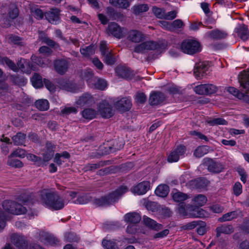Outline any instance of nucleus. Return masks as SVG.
I'll use <instances>...</instances> for the list:
<instances>
[{
	"instance_id": "nucleus-31",
	"label": "nucleus",
	"mask_w": 249,
	"mask_h": 249,
	"mask_svg": "<svg viewBox=\"0 0 249 249\" xmlns=\"http://www.w3.org/2000/svg\"><path fill=\"white\" fill-rule=\"evenodd\" d=\"M207 201V197L203 195H198L195 196L192 200L193 204L197 207L203 206L206 203Z\"/></svg>"
},
{
	"instance_id": "nucleus-18",
	"label": "nucleus",
	"mask_w": 249,
	"mask_h": 249,
	"mask_svg": "<svg viewBox=\"0 0 249 249\" xmlns=\"http://www.w3.org/2000/svg\"><path fill=\"white\" fill-rule=\"evenodd\" d=\"M142 222L146 227L155 231H158L162 228V226L161 224L145 215L143 217Z\"/></svg>"
},
{
	"instance_id": "nucleus-47",
	"label": "nucleus",
	"mask_w": 249,
	"mask_h": 249,
	"mask_svg": "<svg viewBox=\"0 0 249 249\" xmlns=\"http://www.w3.org/2000/svg\"><path fill=\"white\" fill-rule=\"evenodd\" d=\"M207 122L212 126L215 125H226L227 124V122L225 120L220 118L211 119L208 120Z\"/></svg>"
},
{
	"instance_id": "nucleus-35",
	"label": "nucleus",
	"mask_w": 249,
	"mask_h": 249,
	"mask_svg": "<svg viewBox=\"0 0 249 249\" xmlns=\"http://www.w3.org/2000/svg\"><path fill=\"white\" fill-rule=\"evenodd\" d=\"M36 107L39 110L45 111L49 108V103L47 100L39 99L35 103Z\"/></svg>"
},
{
	"instance_id": "nucleus-38",
	"label": "nucleus",
	"mask_w": 249,
	"mask_h": 249,
	"mask_svg": "<svg viewBox=\"0 0 249 249\" xmlns=\"http://www.w3.org/2000/svg\"><path fill=\"white\" fill-rule=\"evenodd\" d=\"M172 197L176 202H182L187 199L188 198V196L186 194L175 191L173 192Z\"/></svg>"
},
{
	"instance_id": "nucleus-55",
	"label": "nucleus",
	"mask_w": 249,
	"mask_h": 249,
	"mask_svg": "<svg viewBox=\"0 0 249 249\" xmlns=\"http://www.w3.org/2000/svg\"><path fill=\"white\" fill-rule=\"evenodd\" d=\"M104 57L105 61L108 65H112L116 61L115 56L111 53H107L106 55H104Z\"/></svg>"
},
{
	"instance_id": "nucleus-40",
	"label": "nucleus",
	"mask_w": 249,
	"mask_h": 249,
	"mask_svg": "<svg viewBox=\"0 0 249 249\" xmlns=\"http://www.w3.org/2000/svg\"><path fill=\"white\" fill-rule=\"evenodd\" d=\"M237 30L238 35L240 38L244 41L247 40L248 38L247 35L248 27L245 25H242L237 28Z\"/></svg>"
},
{
	"instance_id": "nucleus-29",
	"label": "nucleus",
	"mask_w": 249,
	"mask_h": 249,
	"mask_svg": "<svg viewBox=\"0 0 249 249\" xmlns=\"http://www.w3.org/2000/svg\"><path fill=\"white\" fill-rule=\"evenodd\" d=\"M39 39L42 40L43 42L51 47H58V45L57 43H56L53 40L48 37L46 34L43 32H40L39 33Z\"/></svg>"
},
{
	"instance_id": "nucleus-63",
	"label": "nucleus",
	"mask_w": 249,
	"mask_h": 249,
	"mask_svg": "<svg viewBox=\"0 0 249 249\" xmlns=\"http://www.w3.org/2000/svg\"><path fill=\"white\" fill-rule=\"evenodd\" d=\"M90 200V197L88 195H83L78 198V201L80 204H84L88 203Z\"/></svg>"
},
{
	"instance_id": "nucleus-20",
	"label": "nucleus",
	"mask_w": 249,
	"mask_h": 249,
	"mask_svg": "<svg viewBox=\"0 0 249 249\" xmlns=\"http://www.w3.org/2000/svg\"><path fill=\"white\" fill-rule=\"evenodd\" d=\"M117 75L124 79H131L133 74L130 70L124 66H119L116 68Z\"/></svg>"
},
{
	"instance_id": "nucleus-23",
	"label": "nucleus",
	"mask_w": 249,
	"mask_h": 249,
	"mask_svg": "<svg viewBox=\"0 0 249 249\" xmlns=\"http://www.w3.org/2000/svg\"><path fill=\"white\" fill-rule=\"evenodd\" d=\"M54 67L58 73L63 74L67 71L68 65L65 60H57L54 62Z\"/></svg>"
},
{
	"instance_id": "nucleus-27",
	"label": "nucleus",
	"mask_w": 249,
	"mask_h": 249,
	"mask_svg": "<svg viewBox=\"0 0 249 249\" xmlns=\"http://www.w3.org/2000/svg\"><path fill=\"white\" fill-rule=\"evenodd\" d=\"M169 192V188L168 185L162 184L159 185L155 190L156 195L160 197H165L167 196Z\"/></svg>"
},
{
	"instance_id": "nucleus-4",
	"label": "nucleus",
	"mask_w": 249,
	"mask_h": 249,
	"mask_svg": "<svg viewBox=\"0 0 249 249\" xmlns=\"http://www.w3.org/2000/svg\"><path fill=\"white\" fill-rule=\"evenodd\" d=\"M0 64L6 65L14 71H17L18 69L27 73H30L34 70L27 61L24 59H20L17 63V66L15 63L7 57H0Z\"/></svg>"
},
{
	"instance_id": "nucleus-46",
	"label": "nucleus",
	"mask_w": 249,
	"mask_h": 249,
	"mask_svg": "<svg viewBox=\"0 0 249 249\" xmlns=\"http://www.w3.org/2000/svg\"><path fill=\"white\" fill-rule=\"evenodd\" d=\"M189 215L192 217H202L205 216V211L199 208H196L189 212Z\"/></svg>"
},
{
	"instance_id": "nucleus-19",
	"label": "nucleus",
	"mask_w": 249,
	"mask_h": 249,
	"mask_svg": "<svg viewBox=\"0 0 249 249\" xmlns=\"http://www.w3.org/2000/svg\"><path fill=\"white\" fill-rule=\"evenodd\" d=\"M115 106L121 111H126L131 108V103L129 99L122 98L115 103Z\"/></svg>"
},
{
	"instance_id": "nucleus-53",
	"label": "nucleus",
	"mask_w": 249,
	"mask_h": 249,
	"mask_svg": "<svg viewBox=\"0 0 249 249\" xmlns=\"http://www.w3.org/2000/svg\"><path fill=\"white\" fill-rule=\"evenodd\" d=\"M178 13V11L177 10L164 13L163 18L167 20H172L177 17Z\"/></svg>"
},
{
	"instance_id": "nucleus-6",
	"label": "nucleus",
	"mask_w": 249,
	"mask_h": 249,
	"mask_svg": "<svg viewBox=\"0 0 249 249\" xmlns=\"http://www.w3.org/2000/svg\"><path fill=\"white\" fill-rule=\"evenodd\" d=\"M180 49L183 53L191 55L200 52L201 50L200 43L193 39L183 40L181 42Z\"/></svg>"
},
{
	"instance_id": "nucleus-10",
	"label": "nucleus",
	"mask_w": 249,
	"mask_h": 249,
	"mask_svg": "<svg viewBox=\"0 0 249 249\" xmlns=\"http://www.w3.org/2000/svg\"><path fill=\"white\" fill-rule=\"evenodd\" d=\"M209 66L206 62L198 63L196 65L194 68V75L196 78L201 79L207 74Z\"/></svg>"
},
{
	"instance_id": "nucleus-56",
	"label": "nucleus",
	"mask_w": 249,
	"mask_h": 249,
	"mask_svg": "<svg viewBox=\"0 0 249 249\" xmlns=\"http://www.w3.org/2000/svg\"><path fill=\"white\" fill-rule=\"evenodd\" d=\"M216 87L213 84H206V95L214 93L217 91Z\"/></svg>"
},
{
	"instance_id": "nucleus-33",
	"label": "nucleus",
	"mask_w": 249,
	"mask_h": 249,
	"mask_svg": "<svg viewBox=\"0 0 249 249\" xmlns=\"http://www.w3.org/2000/svg\"><path fill=\"white\" fill-rule=\"evenodd\" d=\"M240 82L241 86L245 89V91L249 92V70L244 72Z\"/></svg>"
},
{
	"instance_id": "nucleus-37",
	"label": "nucleus",
	"mask_w": 249,
	"mask_h": 249,
	"mask_svg": "<svg viewBox=\"0 0 249 249\" xmlns=\"http://www.w3.org/2000/svg\"><path fill=\"white\" fill-rule=\"evenodd\" d=\"M209 148L207 146H199L195 150L194 155L196 158H200L208 153Z\"/></svg>"
},
{
	"instance_id": "nucleus-60",
	"label": "nucleus",
	"mask_w": 249,
	"mask_h": 249,
	"mask_svg": "<svg viewBox=\"0 0 249 249\" xmlns=\"http://www.w3.org/2000/svg\"><path fill=\"white\" fill-rule=\"evenodd\" d=\"M11 155L15 157H18L20 158H23L26 155L25 151L23 149H19V148H18L17 150H16L15 151H14L11 154Z\"/></svg>"
},
{
	"instance_id": "nucleus-39",
	"label": "nucleus",
	"mask_w": 249,
	"mask_h": 249,
	"mask_svg": "<svg viewBox=\"0 0 249 249\" xmlns=\"http://www.w3.org/2000/svg\"><path fill=\"white\" fill-rule=\"evenodd\" d=\"M95 48L96 47L94 45H90L89 46L81 48L80 49V52L84 56L88 57L94 53Z\"/></svg>"
},
{
	"instance_id": "nucleus-14",
	"label": "nucleus",
	"mask_w": 249,
	"mask_h": 249,
	"mask_svg": "<svg viewBox=\"0 0 249 249\" xmlns=\"http://www.w3.org/2000/svg\"><path fill=\"white\" fill-rule=\"evenodd\" d=\"M59 13L60 10L58 9L53 8L50 11L46 12L45 16L49 22L56 24L60 20Z\"/></svg>"
},
{
	"instance_id": "nucleus-9",
	"label": "nucleus",
	"mask_w": 249,
	"mask_h": 249,
	"mask_svg": "<svg viewBox=\"0 0 249 249\" xmlns=\"http://www.w3.org/2000/svg\"><path fill=\"white\" fill-rule=\"evenodd\" d=\"M186 151V147L183 145H179L174 148L169 154L167 161L169 162H177L180 158L184 157Z\"/></svg>"
},
{
	"instance_id": "nucleus-28",
	"label": "nucleus",
	"mask_w": 249,
	"mask_h": 249,
	"mask_svg": "<svg viewBox=\"0 0 249 249\" xmlns=\"http://www.w3.org/2000/svg\"><path fill=\"white\" fill-rule=\"evenodd\" d=\"M97 110L91 108H86L81 112L82 117L87 120H92L96 117Z\"/></svg>"
},
{
	"instance_id": "nucleus-50",
	"label": "nucleus",
	"mask_w": 249,
	"mask_h": 249,
	"mask_svg": "<svg viewBox=\"0 0 249 249\" xmlns=\"http://www.w3.org/2000/svg\"><path fill=\"white\" fill-rule=\"evenodd\" d=\"M183 26L184 23L181 19H176L171 22V31H175L179 29H181Z\"/></svg>"
},
{
	"instance_id": "nucleus-25",
	"label": "nucleus",
	"mask_w": 249,
	"mask_h": 249,
	"mask_svg": "<svg viewBox=\"0 0 249 249\" xmlns=\"http://www.w3.org/2000/svg\"><path fill=\"white\" fill-rule=\"evenodd\" d=\"M216 236L219 237L222 233L231 234L233 231V229L231 226L226 224L218 226L216 229Z\"/></svg>"
},
{
	"instance_id": "nucleus-1",
	"label": "nucleus",
	"mask_w": 249,
	"mask_h": 249,
	"mask_svg": "<svg viewBox=\"0 0 249 249\" xmlns=\"http://www.w3.org/2000/svg\"><path fill=\"white\" fill-rule=\"evenodd\" d=\"M40 201L46 207L53 210L62 209L66 201L53 189H43L40 192Z\"/></svg>"
},
{
	"instance_id": "nucleus-45",
	"label": "nucleus",
	"mask_w": 249,
	"mask_h": 249,
	"mask_svg": "<svg viewBox=\"0 0 249 249\" xmlns=\"http://www.w3.org/2000/svg\"><path fill=\"white\" fill-rule=\"evenodd\" d=\"M62 87L65 90L72 93H76L79 90V88H77L76 85L69 83H66Z\"/></svg>"
},
{
	"instance_id": "nucleus-58",
	"label": "nucleus",
	"mask_w": 249,
	"mask_h": 249,
	"mask_svg": "<svg viewBox=\"0 0 249 249\" xmlns=\"http://www.w3.org/2000/svg\"><path fill=\"white\" fill-rule=\"evenodd\" d=\"M1 141L4 142L1 145V149L2 151L5 154H7L8 152V147L7 144H9L10 139L7 137H4L3 136Z\"/></svg>"
},
{
	"instance_id": "nucleus-61",
	"label": "nucleus",
	"mask_w": 249,
	"mask_h": 249,
	"mask_svg": "<svg viewBox=\"0 0 249 249\" xmlns=\"http://www.w3.org/2000/svg\"><path fill=\"white\" fill-rule=\"evenodd\" d=\"M146 100V97L143 93H138L135 96V100L138 103L143 104Z\"/></svg>"
},
{
	"instance_id": "nucleus-24",
	"label": "nucleus",
	"mask_w": 249,
	"mask_h": 249,
	"mask_svg": "<svg viewBox=\"0 0 249 249\" xmlns=\"http://www.w3.org/2000/svg\"><path fill=\"white\" fill-rule=\"evenodd\" d=\"M124 219L125 222L129 224H136L140 221L141 217L138 213H130L124 215Z\"/></svg>"
},
{
	"instance_id": "nucleus-17",
	"label": "nucleus",
	"mask_w": 249,
	"mask_h": 249,
	"mask_svg": "<svg viewBox=\"0 0 249 249\" xmlns=\"http://www.w3.org/2000/svg\"><path fill=\"white\" fill-rule=\"evenodd\" d=\"M107 33L115 37L120 38L123 36V31L121 28L115 22L110 23L108 26Z\"/></svg>"
},
{
	"instance_id": "nucleus-22",
	"label": "nucleus",
	"mask_w": 249,
	"mask_h": 249,
	"mask_svg": "<svg viewBox=\"0 0 249 249\" xmlns=\"http://www.w3.org/2000/svg\"><path fill=\"white\" fill-rule=\"evenodd\" d=\"M165 96L161 92L152 93L149 98V103L151 105H157L161 103L164 100Z\"/></svg>"
},
{
	"instance_id": "nucleus-49",
	"label": "nucleus",
	"mask_w": 249,
	"mask_h": 249,
	"mask_svg": "<svg viewBox=\"0 0 249 249\" xmlns=\"http://www.w3.org/2000/svg\"><path fill=\"white\" fill-rule=\"evenodd\" d=\"M8 14L10 18L12 19H14L18 16V10L16 5L12 4L10 6Z\"/></svg>"
},
{
	"instance_id": "nucleus-8",
	"label": "nucleus",
	"mask_w": 249,
	"mask_h": 249,
	"mask_svg": "<svg viewBox=\"0 0 249 249\" xmlns=\"http://www.w3.org/2000/svg\"><path fill=\"white\" fill-rule=\"evenodd\" d=\"M160 48V45L156 42L152 40L144 41L137 46L134 48V52L136 53H144L151 50L159 51Z\"/></svg>"
},
{
	"instance_id": "nucleus-54",
	"label": "nucleus",
	"mask_w": 249,
	"mask_h": 249,
	"mask_svg": "<svg viewBox=\"0 0 249 249\" xmlns=\"http://www.w3.org/2000/svg\"><path fill=\"white\" fill-rule=\"evenodd\" d=\"M6 219V213L0 208V230L3 229L5 226Z\"/></svg>"
},
{
	"instance_id": "nucleus-13",
	"label": "nucleus",
	"mask_w": 249,
	"mask_h": 249,
	"mask_svg": "<svg viewBox=\"0 0 249 249\" xmlns=\"http://www.w3.org/2000/svg\"><path fill=\"white\" fill-rule=\"evenodd\" d=\"M150 183L148 181H144L138 183L132 189V192L138 195L145 194L150 189Z\"/></svg>"
},
{
	"instance_id": "nucleus-26",
	"label": "nucleus",
	"mask_w": 249,
	"mask_h": 249,
	"mask_svg": "<svg viewBox=\"0 0 249 249\" xmlns=\"http://www.w3.org/2000/svg\"><path fill=\"white\" fill-rule=\"evenodd\" d=\"M102 245L106 249H120L119 246H122L120 241L107 240H104L102 241Z\"/></svg>"
},
{
	"instance_id": "nucleus-16",
	"label": "nucleus",
	"mask_w": 249,
	"mask_h": 249,
	"mask_svg": "<svg viewBox=\"0 0 249 249\" xmlns=\"http://www.w3.org/2000/svg\"><path fill=\"white\" fill-rule=\"evenodd\" d=\"M208 170L211 172L218 173L225 169V165L222 163L212 160H208Z\"/></svg>"
},
{
	"instance_id": "nucleus-15",
	"label": "nucleus",
	"mask_w": 249,
	"mask_h": 249,
	"mask_svg": "<svg viewBox=\"0 0 249 249\" xmlns=\"http://www.w3.org/2000/svg\"><path fill=\"white\" fill-rule=\"evenodd\" d=\"M94 103V98L89 94L86 93L80 96L76 101V105L80 107L90 106Z\"/></svg>"
},
{
	"instance_id": "nucleus-44",
	"label": "nucleus",
	"mask_w": 249,
	"mask_h": 249,
	"mask_svg": "<svg viewBox=\"0 0 249 249\" xmlns=\"http://www.w3.org/2000/svg\"><path fill=\"white\" fill-rule=\"evenodd\" d=\"M237 213L235 211L228 213L220 217L219 220L221 222L231 220L237 217Z\"/></svg>"
},
{
	"instance_id": "nucleus-57",
	"label": "nucleus",
	"mask_w": 249,
	"mask_h": 249,
	"mask_svg": "<svg viewBox=\"0 0 249 249\" xmlns=\"http://www.w3.org/2000/svg\"><path fill=\"white\" fill-rule=\"evenodd\" d=\"M77 110L73 107H66L61 110V113L63 115H69L71 113H76Z\"/></svg>"
},
{
	"instance_id": "nucleus-32",
	"label": "nucleus",
	"mask_w": 249,
	"mask_h": 249,
	"mask_svg": "<svg viewBox=\"0 0 249 249\" xmlns=\"http://www.w3.org/2000/svg\"><path fill=\"white\" fill-rule=\"evenodd\" d=\"M208 36L213 39H222L225 38L227 34L219 30H213L207 33Z\"/></svg>"
},
{
	"instance_id": "nucleus-11",
	"label": "nucleus",
	"mask_w": 249,
	"mask_h": 249,
	"mask_svg": "<svg viewBox=\"0 0 249 249\" xmlns=\"http://www.w3.org/2000/svg\"><path fill=\"white\" fill-rule=\"evenodd\" d=\"M127 38L132 42L139 43L145 39V36L140 31L131 30L128 32Z\"/></svg>"
},
{
	"instance_id": "nucleus-2",
	"label": "nucleus",
	"mask_w": 249,
	"mask_h": 249,
	"mask_svg": "<svg viewBox=\"0 0 249 249\" xmlns=\"http://www.w3.org/2000/svg\"><path fill=\"white\" fill-rule=\"evenodd\" d=\"M28 199L27 196L19 198L17 202L4 200L2 203V208L5 212L15 215L25 213L27 209L24 205H27Z\"/></svg>"
},
{
	"instance_id": "nucleus-64",
	"label": "nucleus",
	"mask_w": 249,
	"mask_h": 249,
	"mask_svg": "<svg viewBox=\"0 0 249 249\" xmlns=\"http://www.w3.org/2000/svg\"><path fill=\"white\" fill-rule=\"evenodd\" d=\"M39 235L40 236V240L45 243L49 242V240L51 239V237L49 234L45 231H41L39 233Z\"/></svg>"
},
{
	"instance_id": "nucleus-30",
	"label": "nucleus",
	"mask_w": 249,
	"mask_h": 249,
	"mask_svg": "<svg viewBox=\"0 0 249 249\" xmlns=\"http://www.w3.org/2000/svg\"><path fill=\"white\" fill-rule=\"evenodd\" d=\"M32 61L41 67L48 66L50 64L51 61L48 58H40L36 55H32L31 57Z\"/></svg>"
},
{
	"instance_id": "nucleus-41",
	"label": "nucleus",
	"mask_w": 249,
	"mask_h": 249,
	"mask_svg": "<svg viewBox=\"0 0 249 249\" xmlns=\"http://www.w3.org/2000/svg\"><path fill=\"white\" fill-rule=\"evenodd\" d=\"M25 135L21 133H18L13 137L12 140L15 145H21L24 143Z\"/></svg>"
},
{
	"instance_id": "nucleus-12",
	"label": "nucleus",
	"mask_w": 249,
	"mask_h": 249,
	"mask_svg": "<svg viewBox=\"0 0 249 249\" xmlns=\"http://www.w3.org/2000/svg\"><path fill=\"white\" fill-rule=\"evenodd\" d=\"M11 242L18 249H26L27 243L24 236L14 234L11 236Z\"/></svg>"
},
{
	"instance_id": "nucleus-3",
	"label": "nucleus",
	"mask_w": 249,
	"mask_h": 249,
	"mask_svg": "<svg viewBox=\"0 0 249 249\" xmlns=\"http://www.w3.org/2000/svg\"><path fill=\"white\" fill-rule=\"evenodd\" d=\"M128 189L125 186H121L107 196L93 200V204L96 206H106L116 201L123 194L127 192Z\"/></svg>"
},
{
	"instance_id": "nucleus-52",
	"label": "nucleus",
	"mask_w": 249,
	"mask_h": 249,
	"mask_svg": "<svg viewBox=\"0 0 249 249\" xmlns=\"http://www.w3.org/2000/svg\"><path fill=\"white\" fill-rule=\"evenodd\" d=\"M194 91L199 95H206V84H201L196 86L194 89Z\"/></svg>"
},
{
	"instance_id": "nucleus-21",
	"label": "nucleus",
	"mask_w": 249,
	"mask_h": 249,
	"mask_svg": "<svg viewBox=\"0 0 249 249\" xmlns=\"http://www.w3.org/2000/svg\"><path fill=\"white\" fill-rule=\"evenodd\" d=\"M46 149L43 153V160L48 161L53 156L55 146L52 142H48L46 143Z\"/></svg>"
},
{
	"instance_id": "nucleus-43",
	"label": "nucleus",
	"mask_w": 249,
	"mask_h": 249,
	"mask_svg": "<svg viewBox=\"0 0 249 249\" xmlns=\"http://www.w3.org/2000/svg\"><path fill=\"white\" fill-rule=\"evenodd\" d=\"M133 13L136 15H139L148 10V7L146 4H140L136 5L133 7Z\"/></svg>"
},
{
	"instance_id": "nucleus-48",
	"label": "nucleus",
	"mask_w": 249,
	"mask_h": 249,
	"mask_svg": "<svg viewBox=\"0 0 249 249\" xmlns=\"http://www.w3.org/2000/svg\"><path fill=\"white\" fill-rule=\"evenodd\" d=\"M206 182L207 180L200 178L191 181V183L196 188H202L206 185Z\"/></svg>"
},
{
	"instance_id": "nucleus-51",
	"label": "nucleus",
	"mask_w": 249,
	"mask_h": 249,
	"mask_svg": "<svg viewBox=\"0 0 249 249\" xmlns=\"http://www.w3.org/2000/svg\"><path fill=\"white\" fill-rule=\"evenodd\" d=\"M32 15L37 19H40L43 18L44 15L42 11L38 8H34L31 9Z\"/></svg>"
},
{
	"instance_id": "nucleus-36",
	"label": "nucleus",
	"mask_w": 249,
	"mask_h": 249,
	"mask_svg": "<svg viewBox=\"0 0 249 249\" xmlns=\"http://www.w3.org/2000/svg\"><path fill=\"white\" fill-rule=\"evenodd\" d=\"M33 86L36 88H40L43 86L41 76L37 73H35L31 79Z\"/></svg>"
},
{
	"instance_id": "nucleus-5",
	"label": "nucleus",
	"mask_w": 249,
	"mask_h": 249,
	"mask_svg": "<svg viewBox=\"0 0 249 249\" xmlns=\"http://www.w3.org/2000/svg\"><path fill=\"white\" fill-rule=\"evenodd\" d=\"M83 78L87 81L88 85L100 90H104L107 87V82L101 79H97L93 76V73L91 70H86L82 74Z\"/></svg>"
},
{
	"instance_id": "nucleus-34",
	"label": "nucleus",
	"mask_w": 249,
	"mask_h": 249,
	"mask_svg": "<svg viewBox=\"0 0 249 249\" xmlns=\"http://www.w3.org/2000/svg\"><path fill=\"white\" fill-rule=\"evenodd\" d=\"M7 164L11 166L16 168H20L23 165L21 161L15 159V156L11 154L8 157Z\"/></svg>"
},
{
	"instance_id": "nucleus-7",
	"label": "nucleus",
	"mask_w": 249,
	"mask_h": 249,
	"mask_svg": "<svg viewBox=\"0 0 249 249\" xmlns=\"http://www.w3.org/2000/svg\"><path fill=\"white\" fill-rule=\"evenodd\" d=\"M97 110L98 114L104 118H109L114 114L112 106L106 100L97 105Z\"/></svg>"
},
{
	"instance_id": "nucleus-42",
	"label": "nucleus",
	"mask_w": 249,
	"mask_h": 249,
	"mask_svg": "<svg viewBox=\"0 0 249 249\" xmlns=\"http://www.w3.org/2000/svg\"><path fill=\"white\" fill-rule=\"evenodd\" d=\"M7 42L10 44L21 45V38L19 37L13 35H9L6 37Z\"/></svg>"
},
{
	"instance_id": "nucleus-59",
	"label": "nucleus",
	"mask_w": 249,
	"mask_h": 249,
	"mask_svg": "<svg viewBox=\"0 0 249 249\" xmlns=\"http://www.w3.org/2000/svg\"><path fill=\"white\" fill-rule=\"evenodd\" d=\"M233 191L235 195L237 196L240 195L242 192L241 184L239 182H236L233 187Z\"/></svg>"
},
{
	"instance_id": "nucleus-62",
	"label": "nucleus",
	"mask_w": 249,
	"mask_h": 249,
	"mask_svg": "<svg viewBox=\"0 0 249 249\" xmlns=\"http://www.w3.org/2000/svg\"><path fill=\"white\" fill-rule=\"evenodd\" d=\"M152 10L154 14L157 18H163L165 12L161 9L158 7H153Z\"/></svg>"
}]
</instances>
